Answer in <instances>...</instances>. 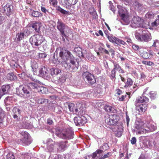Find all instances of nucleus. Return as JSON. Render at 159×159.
Listing matches in <instances>:
<instances>
[{"mask_svg":"<svg viewBox=\"0 0 159 159\" xmlns=\"http://www.w3.org/2000/svg\"><path fill=\"white\" fill-rule=\"evenodd\" d=\"M59 62L67 69L74 70L77 68L75 64V59L72 55L68 51L61 48L59 52Z\"/></svg>","mask_w":159,"mask_h":159,"instance_id":"f257e3e1","label":"nucleus"},{"mask_svg":"<svg viewBox=\"0 0 159 159\" xmlns=\"http://www.w3.org/2000/svg\"><path fill=\"white\" fill-rule=\"evenodd\" d=\"M135 128L137 134H143L155 130L156 126L153 125L145 124L141 120H137L135 122Z\"/></svg>","mask_w":159,"mask_h":159,"instance_id":"f03ea898","label":"nucleus"},{"mask_svg":"<svg viewBox=\"0 0 159 159\" xmlns=\"http://www.w3.org/2000/svg\"><path fill=\"white\" fill-rule=\"evenodd\" d=\"M148 25H146L144 23L143 19L138 16L134 17L131 21V26L133 28H147Z\"/></svg>","mask_w":159,"mask_h":159,"instance_id":"7ed1b4c3","label":"nucleus"},{"mask_svg":"<svg viewBox=\"0 0 159 159\" xmlns=\"http://www.w3.org/2000/svg\"><path fill=\"white\" fill-rule=\"evenodd\" d=\"M44 40V39L42 35L36 34L32 36L30 39L31 44L36 46L41 44Z\"/></svg>","mask_w":159,"mask_h":159,"instance_id":"20e7f679","label":"nucleus"},{"mask_svg":"<svg viewBox=\"0 0 159 159\" xmlns=\"http://www.w3.org/2000/svg\"><path fill=\"white\" fill-rule=\"evenodd\" d=\"M135 37L138 40L147 42L151 40L152 39L151 35L149 33H145L140 35L138 33L135 34Z\"/></svg>","mask_w":159,"mask_h":159,"instance_id":"39448f33","label":"nucleus"},{"mask_svg":"<svg viewBox=\"0 0 159 159\" xmlns=\"http://www.w3.org/2000/svg\"><path fill=\"white\" fill-rule=\"evenodd\" d=\"M119 119V116L116 115H111L109 116L106 120V122L109 125H114L116 124Z\"/></svg>","mask_w":159,"mask_h":159,"instance_id":"423d86ee","label":"nucleus"},{"mask_svg":"<svg viewBox=\"0 0 159 159\" xmlns=\"http://www.w3.org/2000/svg\"><path fill=\"white\" fill-rule=\"evenodd\" d=\"M57 29L61 32L62 36H66L65 32H66L67 31L65 30V29H67L68 30H69V28L67 26L66 27L63 23L61 21L59 20H58L57 22Z\"/></svg>","mask_w":159,"mask_h":159,"instance_id":"0eeeda50","label":"nucleus"},{"mask_svg":"<svg viewBox=\"0 0 159 159\" xmlns=\"http://www.w3.org/2000/svg\"><path fill=\"white\" fill-rule=\"evenodd\" d=\"M84 78L86 79L89 83L93 84L96 82L94 76L88 72H84L83 75Z\"/></svg>","mask_w":159,"mask_h":159,"instance_id":"6e6552de","label":"nucleus"},{"mask_svg":"<svg viewBox=\"0 0 159 159\" xmlns=\"http://www.w3.org/2000/svg\"><path fill=\"white\" fill-rule=\"evenodd\" d=\"M107 38L109 41L112 43H115L118 44L120 43L123 45L126 43L124 41L115 37H113L112 36H108Z\"/></svg>","mask_w":159,"mask_h":159,"instance_id":"1a4fd4ad","label":"nucleus"},{"mask_svg":"<svg viewBox=\"0 0 159 159\" xmlns=\"http://www.w3.org/2000/svg\"><path fill=\"white\" fill-rule=\"evenodd\" d=\"M29 134L27 132H24L21 136V141L25 144L28 145L31 143V141L29 139Z\"/></svg>","mask_w":159,"mask_h":159,"instance_id":"9d476101","label":"nucleus"},{"mask_svg":"<svg viewBox=\"0 0 159 159\" xmlns=\"http://www.w3.org/2000/svg\"><path fill=\"white\" fill-rule=\"evenodd\" d=\"M120 16L121 17L122 19L124 21L126 24H128L129 22V19L127 12L123 13L122 10L119 11Z\"/></svg>","mask_w":159,"mask_h":159,"instance_id":"9b49d317","label":"nucleus"},{"mask_svg":"<svg viewBox=\"0 0 159 159\" xmlns=\"http://www.w3.org/2000/svg\"><path fill=\"white\" fill-rule=\"evenodd\" d=\"M12 8V6L10 4H7L3 7V13L7 16L9 15L11 12Z\"/></svg>","mask_w":159,"mask_h":159,"instance_id":"f8f14e48","label":"nucleus"},{"mask_svg":"<svg viewBox=\"0 0 159 159\" xmlns=\"http://www.w3.org/2000/svg\"><path fill=\"white\" fill-rule=\"evenodd\" d=\"M123 130V127L122 125L116 126V130L115 132L116 136L118 137H120L122 135Z\"/></svg>","mask_w":159,"mask_h":159,"instance_id":"ddd939ff","label":"nucleus"},{"mask_svg":"<svg viewBox=\"0 0 159 159\" xmlns=\"http://www.w3.org/2000/svg\"><path fill=\"white\" fill-rule=\"evenodd\" d=\"M84 119H85V118L84 116L80 117L78 116L75 117L74 119V122L76 125L80 124L82 125L84 123V121L83 120Z\"/></svg>","mask_w":159,"mask_h":159,"instance_id":"4468645a","label":"nucleus"},{"mask_svg":"<svg viewBox=\"0 0 159 159\" xmlns=\"http://www.w3.org/2000/svg\"><path fill=\"white\" fill-rule=\"evenodd\" d=\"M10 88L9 85H3L0 90V99L1 97L5 94L7 93L8 90Z\"/></svg>","mask_w":159,"mask_h":159,"instance_id":"2eb2a0df","label":"nucleus"},{"mask_svg":"<svg viewBox=\"0 0 159 159\" xmlns=\"http://www.w3.org/2000/svg\"><path fill=\"white\" fill-rule=\"evenodd\" d=\"M43 24L40 22H36L32 25V27L37 32H39Z\"/></svg>","mask_w":159,"mask_h":159,"instance_id":"dca6fc26","label":"nucleus"},{"mask_svg":"<svg viewBox=\"0 0 159 159\" xmlns=\"http://www.w3.org/2000/svg\"><path fill=\"white\" fill-rule=\"evenodd\" d=\"M133 5L135 9L137 11H140L143 10V7L142 5L137 2H135Z\"/></svg>","mask_w":159,"mask_h":159,"instance_id":"f3484780","label":"nucleus"},{"mask_svg":"<svg viewBox=\"0 0 159 159\" xmlns=\"http://www.w3.org/2000/svg\"><path fill=\"white\" fill-rule=\"evenodd\" d=\"M147 104H143L139 105L138 107H138L137 108L138 109L139 112H142L145 111L147 108Z\"/></svg>","mask_w":159,"mask_h":159,"instance_id":"a211bd4d","label":"nucleus"},{"mask_svg":"<svg viewBox=\"0 0 159 159\" xmlns=\"http://www.w3.org/2000/svg\"><path fill=\"white\" fill-rule=\"evenodd\" d=\"M75 52L78 54L79 57H83L84 54L82 52L81 48L80 47H77L75 48L74 49Z\"/></svg>","mask_w":159,"mask_h":159,"instance_id":"6ab92c4d","label":"nucleus"},{"mask_svg":"<svg viewBox=\"0 0 159 159\" xmlns=\"http://www.w3.org/2000/svg\"><path fill=\"white\" fill-rule=\"evenodd\" d=\"M31 66L33 70L35 71L38 68V64L35 60H32L31 63Z\"/></svg>","mask_w":159,"mask_h":159,"instance_id":"aec40b11","label":"nucleus"},{"mask_svg":"<svg viewBox=\"0 0 159 159\" xmlns=\"http://www.w3.org/2000/svg\"><path fill=\"white\" fill-rule=\"evenodd\" d=\"M37 91L42 93H46L48 92V89L43 86H39L38 88Z\"/></svg>","mask_w":159,"mask_h":159,"instance_id":"412c9836","label":"nucleus"},{"mask_svg":"<svg viewBox=\"0 0 159 159\" xmlns=\"http://www.w3.org/2000/svg\"><path fill=\"white\" fill-rule=\"evenodd\" d=\"M133 81L130 78H128L125 83V88L129 87L133 84Z\"/></svg>","mask_w":159,"mask_h":159,"instance_id":"4be33fe9","label":"nucleus"},{"mask_svg":"<svg viewBox=\"0 0 159 159\" xmlns=\"http://www.w3.org/2000/svg\"><path fill=\"white\" fill-rule=\"evenodd\" d=\"M25 35L24 33H20L17 34L16 35V40L17 41H20L23 39Z\"/></svg>","mask_w":159,"mask_h":159,"instance_id":"5701e85b","label":"nucleus"},{"mask_svg":"<svg viewBox=\"0 0 159 159\" xmlns=\"http://www.w3.org/2000/svg\"><path fill=\"white\" fill-rule=\"evenodd\" d=\"M29 87L31 89H34L37 91L38 86L37 84L34 82L30 83L29 84Z\"/></svg>","mask_w":159,"mask_h":159,"instance_id":"b1692460","label":"nucleus"},{"mask_svg":"<svg viewBox=\"0 0 159 159\" xmlns=\"http://www.w3.org/2000/svg\"><path fill=\"white\" fill-rule=\"evenodd\" d=\"M7 78L11 81H13L16 80V76L13 73L8 74L7 75Z\"/></svg>","mask_w":159,"mask_h":159,"instance_id":"393cba45","label":"nucleus"},{"mask_svg":"<svg viewBox=\"0 0 159 159\" xmlns=\"http://www.w3.org/2000/svg\"><path fill=\"white\" fill-rule=\"evenodd\" d=\"M140 55L144 58L147 59L149 57V55L148 53L143 50H141L140 51Z\"/></svg>","mask_w":159,"mask_h":159,"instance_id":"a878e982","label":"nucleus"},{"mask_svg":"<svg viewBox=\"0 0 159 159\" xmlns=\"http://www.w3.org/2000/svg\"><path fill=\"white\" fill-rule=\"evenodd\" d=\"M23 88L21 86L20 87L16 89V94L20 96L23 95Z\"/></svg>","mask_w":159,"mask_h":159,"instance_id":"bb28decb","label":"nucleus"},{"mask_svg":"<svg viewBox=\"0 0 159 159\" xmlns=\"http://www.w3.org/2000/svg\"><path fill=\"white\" fill-rule=\"evenodd\" d=\"M32 15L34 17H41L43 15L40 12L38 11H33L32 13Z\"/></svg>","mask_w":159,"mask_h":159,"instance_id":"cd10ccee","label":"nucleus"},{"mask_svg":"<svg viewBox=\"0 0 159 159\" xmlns=\"http://www.w3.org/2000/svg\"><path fill=\"white\" fill-rule=\"evenodd\" d=\"M103 152L102 150H97L95 152L93 153L92 157L93 158H94L97 156L98 154H99L102 153Z\"/></svg>","mask_w":159,"mask_h":159,"instance_id":"c85d7f7f","label":"nucleus"},{"mask_svg":"<svg viewBox=\"0 0 159 159\" xmlns=\"http://www.w3.org/2000/svg\"><path fill=\"white\" fill-rule=\"evenodd\" d=\"M48 100L46 99L43 98H39L37 101V102L40 104L44 103H47L48 102Z\"/></svg>","mask_w":159,"mask_h":159,"instance_id":"c756f323","label":"nucleus"},{"mask_svg":"<svg viewBox=\"0 0 159 159\" xmlns=\"http://www.w3.org/2000/svg\"><path fill=\"white\" fill-rule=\"evenodd\" d=\"M85 52H84V54H83L84 56L83 57H85L88 58V59L90 60L91 59V57H92L91 54L89 52H87L86 51H85Z\"/></svg>","mask_w":159,"mask_h":159,"instance_id":"7c9ffc66","label":"nucleus"},{"mask_svg":"<svg viewBox=\"0 0 159 159\" xmlns=\"http://www.w3.org/2000/svg\"><path fill=\"white\" fill-rule=\"evenodd\" d=\"M158 25H159V15L158 16V18L152 24V26L153 27H156Z\"/></svg>","mask_w":159,"mask_h":159,"instance_id":"2f4dec72","label":"nucleus"},{"mask_svg":"<svg viewBox=\"0 0 159 159\" xmlns=\"http://www.w3.org/2000/svg\"><path fill=\"white\" fill-rule=\"evenodd\" d=\"M154 15L152 12H148L145 15V17L147 18L151 19L153 18Z\"/></svg>","mask_w":159,"mask_h":159,"instance_id":"473e14b6","label":"nucleus"},{"mask_svg":"<svg viewBox=\"0 0 159 159\" xmlns=\"http://www.w3.org/2000/svg\"><path fill=\"white\" fill-rule=\"evenodd\" d=\"M57 10L59 11L61 13L65 14H70L69 12L68 11H66L60 7H58L57 8Z\"/></svg>","mask_w":159,"mask_h":159,"instance_id":"72a5a7b5","label":"nucleus"},{"mask_svg":"<svg viewBox=\"0 0 159 159\" xmlns=\"http://www.w3.org/2000/svg\"><path fill=\"white\" fill-rule=\"evenodd\" d=\"M43 69L45 70V68H41L39 70V73L40 76H43L45 75H46L47 72L46 71L44 72V70H43Z\"/></svg>","mask_w":159,"mask_h":159,"instance_id":"f704fd0d","label":"nucleus"},{"mask_svg":"<svg viewBox=\"0 0 159 159\" xmlns=\"http://www.w3.org/2000/svg\"><path fill=\"white\" fill-rule=\"evenodd\" d=\"M6 159H15V157L12 153H9L7 156Z\"/></svg>","mask_w":159,"mask_h":159,"instance_id":"c9c22d12","label":"nucleus"},{"mask_svg":"<svg viewBox=\"0 0 159 159\" xmlns=\"http://www.w3.org/2000/svg\"><path fill=\"white\" fill-rule=\"evenodd\" d=\"M112 107L108 105H106L105 107V110L108 112H110L111 111Z\"/></svg>","mask_w":159,"mask_h":159,"instance_id":"e433bc0d","label":"nucleus"},{"mask_svg":"<svg viewBox=\"0 0 159 159\" xmlns=\"http://www.w3.org/2000/svg\"><path fill=\"white\" fill-rule=\"evenodd\" d=\"M47 55L45 53H40L39 55V58H44L46 57Z\"/></svg>","mask_w":159,"mask_h":159,"instance_id":"4c0bfd02","label":"nucleus"},{"mask_svg":"<svg viewBox=\"0 0 159 159\" xmlns=\"http://www.w3.org/2000/svg\"><path fill=\"white\" fill-rule=\"evenodd\" d=\"M11 98V99H12L11 98L9 97H7L5 98L4 100V102L6 105H8L10 104V102L8 101H10Z\"/></svg>","mask_w":159,"mask_h":159,"instance_id":"58836bf2","label":"nucleus"},{"mask_svg":"<svg viewBox=\"0 0 159 159\" xmlns=\"http://www.w3.org/2000/svg\"><path fill=\"white\" fill-rule=\"evenodd\" d=\"M68 3L70 5H74L77 2V0H68Z\"/></svg>","mask_w":159,"mask_h":159,"instance_id":"ea45409f","label":"nucleus"},{"mask_svg":"<svg viewBox=\"0 0 159 159\" xmlns=\"http://www.w3.org/2000/svg\"><path fill=\"white\" fill-rule=\"evenodd\" d=\"M144 102V100L142 97H140L136 101V102L138 103H142Z\"/></svg>","mask_w":159,"mask_h":159,"instance_id":"a19ab883","label":"nucleus"},{"mask_svg":"<svg viewBox=\"0 0 159 159\" xmlns=\"http://www.w3.org/2000/svg\"><path fill=\"white\" fill-rule=\"evenodd\" d=\"M115 67L114 68V69L116 71L117 70L119 71H121V68L118 65L115 64L114 65Z\"/></svg>","mask_w":159,"mask_h":159,"instance_id":"79ce46f5","label":"nucleus"},{"mask_svg":"<svg viewBox=\"0 0 159 159\" xmlns=\"http://www.w3.org/2000/svg\"><path fill=\"white\" fill-rule=\"evenodd\" d=\"M68 107L70 111H72L74 108V105L73 103H70L68 105Z\"/></svg>","mask_w":159,"mask_h":159,"instance_id":"37998d69","label":"nucleus"},{"mask_svg":"<svg viewBox=\"0 0 159 159\" xmlns=\"http://www.w3.org/2000/svg\"><path fill=\"white\" fill-rule=\"evenodd\" d=\"M111 156L110 153L109 152H108L107 154H105L103 156H102L101 157L99 158V159H104L106 158L109 156Z\"/></svg>","mask_w":159,"mask_h":159,"instance_id":"c03bdc74","label":"nucleus"},{"mask_svg":"<svg viewBox=\"0 0 159 159\" xmlns=\"http://www.w3.org/2000/svg\"><path fill=\"white\" fill-rule=\"evenodd\" d=\"M108 146L107 143H104L103 145L102 146V150H107L108 148Z\"/></svg>","mask_w":159,"mask_h":159,"instance_id":"a18cd8bd","label":"nucleus"},{"mask_svg":"<svg viewBox=\"0 0 159 159\" xmlns=\"http://www.w3.org/2000/svg\"><path fill=\"white\" fill-rule=\"evenodd\" d=\"M142 62L145 65H147L148 66H151L153 64V63L152 62L150 61H143Z\"/></svg>","mask_w":159,"mask_h":159,"instance_id":"49530a36","label":"nucleus"},{"mask_svg":"<svg viewBox=\"0 0 159 159\" xmlns=\"http://www.w3.org/2000/svg\"><path fill=\"white\" fill-rule=\"evenodd\" d=\"M49 2L53 6L56 5L57 4V0H49Z\"/></svg>","mask_w":159,"mask_h":159,"instance_id":"de8ad7c7","label":"nucleus"},{"mask_svg":"<svg viewBox=\"0 0 159 159\" xmlns=\"http://www.w3.org/2000/svg\"><path fill=\"white\" fill-rule=\"evenodd\" d=\"M132 47L135 50H138L139 48V46L135 44L133 45Z\"/></svg>","mask_w":159,"mask_h":159,"instance_id":"09e8293b","label":"nucleus"},{"mask_svg":"<svg viewBox=\"0 0 159 159\" xmlns=\"http://www.w3.org/2000/svg\"><path fill=\"white\" fill-rule=\"evenodd\" d=\"M136 142V139L135 137H133L131 140V142L132 144H135Z\"/></svg>","mask_w":159,"mask_h":159,"instance_id":"8fccbe9b","label":"nucleus"},{"mask_svg":"<svg viewBox=\"0 0 159 159\" xmlns=\"http://www.w3.org/2000/svg\"><path fill=\"white\" fill-rule=\"evenodd\" d=\"M41 11L44 13H46L47 12H48V10H46L45 7H41Z\"/></svg>","mask_w":159,"mask_h":159,"instance_id":"3c124183","label":"nucleus"},{"mask_svg":"<svg viewBox=\"0 0 159 159\" xmlns=\"http://www.w3.org/2000/svg\"><path fill=\"white\" fill-rule=\"evenodd\" d=\"M23 88V93L24 94H29V92L27 90V89L25 88Z\"/></svg>","mask_w":159,"mask_h":159,"instance_id":"603ef678","label":"nucleus"},{"mask_svg":"<svg viewBox=\"0 0 159 159\" xmlns=\"http://www.w3.org/2000/svg\"><path fill=\"white\" fill-rule=\"evenodd\" d=\"M63 136L62 137V138L63 139H67V138H68V139L70 138L69 137V135L68 134H67L66 135L65 134H63Z\"/></svg>","mask_w":159,"mask_h":159,"instance_id":"864d4df0","label":"nucleus"},{"mask_svg":"<svg viewBox=\"0 0 159 159\" xmlns=\"http://www.w3.org/2000/svg\"><path fill=\"white\" fill-rule=\"evenodd\" d=\"M102 51L103 52H104L105 53L107 54H109V52L107 50L102 48Z\"/></svg>","mask_w":159,"mask_h":159,"instance_id":"5fc2aeb1","label":"nucleus"},{"mask_svg":"<svg viewBox=\"0 0 159 159\" xmlns=\"http://www.w3.org/2000/svg\"><path fill=\"white\" fill-rule=\"evenodd\" d=\"M4 19V18L3 16H0V24L1 23Z\"/></svg>","mask_w":159,"mask_h":159,"instance_id":"6e6d98bb","label":"nucleus"},{"mask_svg":"<svg viewBox=\"0 0 159 159\" xmlns=\"http://www.w3.org/2000/svg\"><path fill=\"white\" fill-rule=\"evenodd\" d=\"M52 123V120L48 119L47 121V123L49 124H51Z\"/></svg>","mask_w":159,"mask_h":159,"instance_id":"4d7b16f0","label":"nucleus"},{"mask_svg":"<svg viewBox=\"0 0 159 159\" xmlns=\"http://www.w3.org/2000/svg\"><path fill=\"white\" fill-rule=\"evenodd\" d=\"M121 93V91L119 89L117 90V93H116V94L117 95H119Z\"/></svg>","mask_w":159,"mask_h":159,"instance_id":"13d9d810","label":"nucleus"},{"mask_svg":"<svg viewBox=\"0 0 159 159\" xmlns=\"http://www.w3.org/2000/svg\"><path fill=\"white\" fill-rule=\"evenodd\" d=\"M125 96H123L121 98H119V100L120 101H122L124 100V99L125 98Z\"/></svg>","mask_w":159,"mask_h":159,"instance_id":"bf43d9fd","label":"nucleus"},{"mask_svg":"<svg viewBox=\"0 0 159 159\" xmlns=\"http://www.w3.org/2000/svg\"><path fill=\"white\" fill-rule=\"evenodd\" d=\"M126 119L127 123V125H128V124H129V119L128 116H126Z\"/></svg>","mask_w":159,"mask_h":159,"instance_id":"052dcab7","label":"nucleus"},{"mask_svg":"<svg viewBox=\"0 0 159 159\" xmlns=\"http://www.w3.org/2000/svg\"><path fill=\"white\" fill-rule=\"evenodd\" d=\"M111 79H113L115 78V75L114 74H111Z\"/></svg>","mask_w":159,"mask_h":159,"instance_id":"680f3d73","label":"nucleus"},{"mask_svg":"<svg viewBox=\"0 0 159 159\" xmlns=\"http://www.w3.org/2000/svg\"><path fill=\"white\" fill-rule=\"evenodd\" d=\"M98 32H99V33L100 35L101 36H103V33H102V31L101 30H100Z\"/></svg>","mask_w":159,"mask_h":159,"instance_id":"e2e57ef3","label":"nucleus"},{"mask_svg":"<svg viewBox=\"0 0 159 159\" xmlns=\"http://www.w3.org/2000/svg\"><path fill=\"white\" fill-rule=\"evenodd\" d=\"M116 71L113 69L111 71V74H115Z\"/></svg>","mask_w":159,"mask_h":159,"instance_id":"0e129e2a","label":"nucleus"},{"mask_svg":"<svg viewBox=\"0 0 159 159\" xmlns=\"http://www.w3.org/2000/svg\"><path fill=\"white\" fill-rule=\"evenodd\" d=\"M120 76L121 80L123 82H124L125 81V79H124V78L121 76L120 75Z\"/></svg>","mask_w":159,"mask_h":159,"instance_id":"69168bd1","label":"nucleus"},{"mask_svg":"<svg viewBox=\"0 0 159 159\" xmlns=\"http://www.w3.org/2000/svg\"><path fill=\"white\" fill-rule=\"evenodd\" d=\"M109 51L111 52H112V53H114V52L115 51H114V50L112 49H111L110 50H109Z\"/></svg>","mask_w":159,"mask_h":159,"instance_id":"338daca9","label":"nucleus"},{"mask_svg":"<svg viewBox=\"0 0 159 159\" xmlns=\"http://www.w3.org/2000/svg\"><path fill=\"white\" fill-rule=\"evenodd\" d=\"M58 157L57 156H55L54 157V158H52V159H58Z\"/></svg>","mask_w":159,"mask_h":159,"instance_id":"774afa93","label":"nucleus"}]
</instances>
